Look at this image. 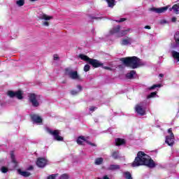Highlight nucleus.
<instances>
[{"instance_id": "49530a36", "label": "nucleus", "mask_w": 179, "mask_h": 179, "mask_svg": "<svg viewBox=\"0 0 179 179\" xmlns=\"http://www.w3.org/2000/svg\"><path fill=\"white\" fill-rule=\"evenodd\" d=\"M163 76H164V75H163V74H162V73L159 74V77H160V78H163Z\"/></svg>"}, {"instance_id": "c9c22d12", "label": "nucleus", "mask_w": 179, "mask_h": 179, "mask_svg": "<svg viewBox=\"0 0 179 179\" xmlns=\"http://www.w3.org/2000/svg\"><path fill=\"white\" fill-rule=\"evenodd\" d=\"M1 171L3 173H8V168L5 166H2L1 169Z\"/></svg>"}, {"instance_id": "09e8293b", "label": "nucleus", "mask_w": 179, "mask_h": 179, "mask_svg": "<svg viewBox=\"0 0 179 179\" xmlns=\"http://www.w3.org/2000/svg\"><path fill=\"white\" fill-rule=\"evenodd\" d=\"M169 10L171 12L173 10V7L169 8Z\"/></svg>"}, {"instance_id": "3c124183", "label": "nucleus", "mask_w": 179, "mask_h": 179, "mask_svg": "<svg viewBox=\"0 0 179 179\" xmlns=\"http://www.w3.org/2000/svg\"><path fill=\"white\" fill-rule=\"evenodd\" d=\"M98 179H100V178H98Z\"/></svg>"}, {"instance_id": "a18cd8bd", "label": "nucleus", "mask_w": 179, "mask_h": 179, "mask_svg": "<svg viewBox=\"0 0 179 179\" xmlns=\"http://www.w3.org/2000/svg\"><path fill=\"white\" fill-rule=\"evenodd\" d=\"M103 179H110V178L107 176H103Z\"/></svg>"}, {"instance_id": "ddd939ff", "label": "nucleus", "mask_w": 179, "mask_h": 179, "mask_svg": "<svg viewBox=\"0 0 179 179\" xmlns=\"http://www.w3.org/2000/svg\"><path fill=\"white\" fill-rule=\"evenodd\" d=\"M134 43V40L131 37L126 36L120 41L121 45H131Z\"/></svg>"}, {"instance_id": "a878e982", "label": "nucleus", "mask_w": 179, "mask_h": 179, "mask_svg": "<svg viewBox=\"0 0 179 179\" xmlns=\"http://www.w3.org/2000/svg\"><path fill=\"white\" fill-rule=\"evenodd\" d=\"M104 159H103V158L100 157V158H97L95 159V164L96 166H100V164H103V162Z\"/></svg>"}, {"instance_id": "dca6fc26", "label": "nucleus", "mask_w": 179, "mask_h": 179, "mask_svg": "<svg viewBox=\"0 0 179 179\" xmlns=\"http://www.w3.org/2000/svg\"><path fill=\"white\" fill-rule=\"evenodd\" d=\"M174 38H175V43L173 44H171V48H177L179 47V31H177L175 35H174Z\"/></svg>"}, {"instance_id": "37998d69", "label": "nucleus", "mask_w": 179, "mask_h": 179, "mask_svg": "<svg viewBox=\"0 0 179 179\" xmlns=\"http://www.w3.org/2000/svg\"><path fill=\"white\" fill-rule=\"evenodd\" d=\"M97 108L94 107V106H92L90 108V111H94V110H96Z\"/></svg>"}, {"instance_id": "f3484780", "label": "nucleus", "mask_w": 179, "mask_h": 179, "mask_svg": "<svg viewBox=\"0 0 179 179\" xmlns=\"http://www.w3.org/2000/svg\"><path fill=\"white\" fill-rule=\"evenodd\" d=\"M120 169L121 166L113 164L108 166L107 170H108L109 171H117V170H120Z\"/></svg>"}, {"instance_id": "f8f14e48", "label": "nucleus", "mask_w": 179, "mask_h": 179, "mask_svg": "<svg viewBox=\"0 0 179 179\" xmlns=\"http://www.w3.org/2000/svg\"><path fill=\"white\" fill-rule=\"evenodd\" d=\"M136 113L139 115H145L146 114V110L143 108V104L136 105L135 107Z\"/></svg>"}, {"instance_id": "1a4fd4ad", "label": "nucleus", "mask_w": 179, "mask_h": 179, "mask_svg": "<svg viewBox=\"0 0 179 179\" xmlns=\"http://www.w3.org/2000/svg\"><path fill=\"white\" fill-rule=\"evenodd\" d=\"M28 97L29 102L31 103L34 107H38V106H40V102L37 101V95L35 94H29Z\"/></svg>"}, {"instance_id": "e433bc0d", "label": "nucleus", "mask_w": 179, "mask_h": 179, "mask_svg": "<svg viewBox=\"0 0 179 179\" xmlns=\"http://www.w3.org/2000/svg\"><path fill=\"white\" fill-rule=\"evenodd\" d=\"M56 177H57V175L52 174V175L49 176L47 179H55Z\"/></svg>"}, {"instance_id": "6ab92c4d", "label": "nucleus", "mask_w": 179, "mask_h": 179, "mask_svg": "<svg viewBox=\"0 0 179 179\" xmlns=\"http://www.w3.org/2000/svg\"><path fill=\"white\" fill-rule=\"evenodd\" d=\"M131 31V29L128 28L127 29H123L122 30L119 34H118V37H124V36H127L128 33Z\"/></svg>"}, {"instance_id": "ea45409f", "label": "nucleus", "mask_w": 179, "mask_h": 179, "mask_svg": "<svg viewBox=\"0 0 179 179\" xmlns=\"http://www.w3.org/2000/svg\"><path fill=\"white\" fill-rule=\"evenodd\" d=\"M103 69H106L107 71H113V69L108 66H103Z\"/></svg>"}, {"instance_id": "c756f323", "label": "nucleus", "mask_w": 179, "mask_h": 179, "mask_svg": "<svg viewBox=\"0 0 179 179\" xmlns=\"http://www.w3.org/2000/svg\"><path fill=\"white\" fill-rule=\"evenodd\" d=\"M112 157H113V159H118V157H120L118 151L113 152L112 154Z\"/></svg>"}, {"instance_id": "4c0bfd02", "label": "nucleus", "mask_w": 179, "mask_h": 179, "mask_svg": "<svg viewBox=\"0 0 179 179\" xmlns=\"http://www.w3.org/2000/svg\"><path fill=\"white\" fill-rule=\"evenodd\" d=\"M53 58L55 61H58V59H59V57L58 56V55H54Z\"/></svg>"}, {"instance_id": "39448f33", "label": "nucleus", "mask_w": 179, "mask_h": 179, "mask_svg": "<svg viewBox=\"0 0 179 179\" xmlns=\"http://www.w3.org/2000/svg\"><path fill=\"white\" fill-rule=\"evenodd\" d=\"M66 75L74 80H80V76L78 75V71L67 69H66Z\"/></svg>"}, {"instance_id": "72a5a7b5", "label": "nucleus", "mask_w": 179, "mask_h": 179, "mask_svg": "<svg viewBox=\"0 0 179 179\" xmlns=\"http://www.w3.org/2000/svg\"><path fill=\"white\" fill-rule=\"evenodd\" d=\"M161 85H154L149 88V90H153V89H156V87H161Z\"/></svg>"}, {"instance_id": "20e7f679", "label": "nucleus", "mask_w": 179, "mask_h": 179, "mask_svg": "<svg viewBox=\"0 0 179 179\" xmlns=\"http://www.w3.org/2000/svg\"><path fill=\"white\" fill-rule=\"evenodd\" d=\"M46 131H47V132H48V134H50V135H52L53 136L55 141H57L59 142L64 141V137L59 136L61 134L59 132V130L52 131L50 128H46Z\"/></svg>"}, {"instance_id": "393cba45", "label": "nucleus", "mask_w": 179, "mask_h": 179, "mask_svg": "<svg viewBox=\"0 0 179 179\" xmlns=\"http://www.w3.org/2000/svg\"><path fill=\"white\" fill-rule=\"evenodd\" d=\"M136 73V71H131L129 73H128L126 76L128 79H132L134 78V75Z\"/></svg>"}, {"instance_id": "f704fd0d", "label": "nucleus", "mask_w": 179, "mask_h": 179, "mask_svg": "<svg viewBox=\"0 0 179 179\" xmlns=\"http://www.w3.org/2000/svg\"><path fill=\"white\" fill-rule=\"evenodd\" d=\"M157 92H152L150 95L148 96V98L150 99L152 97H155V96L157 94Z\"/></svg>"}, {"instance_id": "a19ab883", "label": "nucleus", "mask_w": 179, "mask_h": 179, "mask_svg": "<svg viewBox=\"0 0 179 179\" xmlns=\"http://www.w3.org/2000/svg\"><path fill=\"white\" fill-rule=\"evenodd\" d=\"M116 22H117L118 23H121L122 22H125V18H121L120 20H117Z\"/></svg>"}, {"instance_id": "7ed1b4c3", "label": "nucleus", "mask_w": 179, "mask_h": 179, "mask_svg": "<svg viewBox=\"0 0 179 179\" xmlns=\"http://www.w3.org/2000/svg\"><path fill=\"white\" fill-rule=\"evenodd\" d=\"M79 58L83 59V61H86L89 62L90 65H92L94 68H99V66H103V63L100 62L97 59H90L89 57L85 55H79Z\"/></svg>"}, {"instance_id": "5701e85b", "label": "nucleus", "mask_w": 179, "mask_h": 179, "mask_svg": "<svg viewBox=\"0 0 179 179\" xmlns=\"http://www.w3.org/2000/svg\"><path fill=\"white\" fill-rule=\"evenodd\" d=\"M109 8H114L115 6V0H106Z\"/></svg>"}, {"instance_id": "9d476101", "label": "nucleus", "mask_w": 179, "mask_h": 179, "mask_svg": "<svg viewBox=\"0 0 179 179\" xmlns=\"http://www.w3.org/2000/svg\"><path fill=\"white\" fill-rule=\"evenodd\" d=\"M87 143L88 145H90L91 146H96V144L90 142L89 141H87L86 138L85 136H79L77 139V143L78 145H84V143Z\"/></svg>"}, {"instance_id": "7c9ffc66", "label": "nucleus", "mask_w": 179, "mask_h": 179, "mask_svg": "<svg viewBox=\"0 0 179 179\" xmlns=\"http://www.w3.org/2000/svg\"><path fill=\"white\" fill-rule=\"evenodd\" d=\"M124 178L126 179H132V176L129 172H124Z\"/></svg>"}, {"instance_id": "412c9836", "label": "nucleus", "mask_w": 179, "mask_h": 179, "mask_svg": "<svg viewBox=\"0 0 179 179\" xmlns=\"http://www.w3.org/2000/svg\"><path fill=\"white\" fill-rule=\"evenodd\" d=\"M172 57L179 62V52L176 50L171 52Z\"/></svg>"}, {"instance_id": "473e14b6", "label": "nucleus", "mask_w": 179, "mask_h": 179, "mask_svg": "<svg viewBox=\"0 0 179 179\" xmlns=\"http://www.w3.org/2000/svg\"><path fill=\"white\" fill-rule=\"evenodd\" d=\"M89 71H90V66L89 64H86L84 66V71L85 72H89Z\"/></svg>"}, {"instance_id": "bb28decb", "label": "nucleus", "mask_w": 179, "mask_h": 179, "mask_svg": "<svg viewBox=\"0 0 179 179\" xmlns=\"http://www.w3.org/2000/svg\"><path fill=\"white\" fill-rule=\"evenodd\" d=\"M15 2L17 6H23L24 5V0H15Z\"/></svg>"}, {"instance_id": "9b49d317", "label": "nucleus", "mask_w": 179, "mask_h": 179, "mask_svg": "<svg viewBox=\"0 0 179 179\" xmlns=\"http://www.w3.org/2000/svg\"><path fill=\"white\" fill-rule=\"evenodd\" d=\"M169 9V6L161 7V8H150V12H155V13H164Z\"/></svg>"}, {"instance_id": "a211bd4d", "label": "nucleus", "mask_w": 179, "mask_h": 179, "mask_svg": "<svg viewBox=\"0 0 179 179\" xmlns=\"http://www.w3.org/2000/svg\"><path fill=\"white\" fill-rule=\"evenodd\" d=\"M120 30H121V27L120 25H117L110 29V34H117V33H120Z\"/></svg>"}, {"instance_id": "c85d7f7f", "label": "nucleus", "mask_w": 179, "mask_h": 179, "mask_svg": "<svg viewBox=\"0 0 179 179\" xmlns=\"http://www.w3.org/2000/svg\"><path fill=\"white\" fill-rule=\"evenodd\" d=\"M20 174L23 177H29L30 173L28 171H20Z\"/></svg>"}, {"instance_id": "f257e3e1", "label": "nucleus", "mask_w": 179, "mask_h": 179, "mask_svg": "<svg viewBox=\"0 0 179 179\" xmlns=\"http://www.w3.org/2000/svg\"><path fill=\"white\" fill-rule=\"evenodd\" d=\"M132 167H139V166H147L150 169H155L157 164L155 163V161L149 157V155L145 154V152L140 151L137 154V157L131 164Z\"/></svg>"}, {"instance_id": "4468645a", "label": "nucleus", "mask_w": 179, "mask_h": 179, "mask_svg": "<svg viewBox=\"0 0 179 179\" xmlns=\"http://www.w3.org/2000/svg\"><path fill=\"white\" fill-rule=\"evenodd\" d=\"M31 118L35 124H41L43 119L38 115L33 114L31 115Z\"/></svg>"}, {"instance_id": "2f4dec72", "label": "nucleus", "mask_w": 179, "mask_h": 179, "mask_svg": "<svg viewBox=\"0 0 179 179\" xmlns=\"http://www.w3.org/2000/svg\"><path fill=\"white\" fill-rule=\"evenodd\" d=\"M59 179H69V175H68L66 173H64L60 176Z\"/></svg>"}, {"instance_id": "4be33fe9", "label": "nucleus", "mask_w": 179, "mask_h": 179, "mask_svg": "<svg viewBox=\"0 0 179 179\" xmlns=\"http://www.w3.org/2000/svg\"><path fill=\"white\" fill-rule=\"evenodd\" d=\"M77 88H78V91L76 90H73L71 92V94L73 95V96H75L76 94H78V93H79V92H82V86L80 85H77Z\"/></svg>"}, {"instance_id": "58836bf2", "label": "nucleus", "mask_w": 179, "mask_h": 179, "mask_svg": "<svg viewBox=\"0 0 179 179\" xmlns=\"http://www.w3.org/2000/svg\"><path fill=\"white\" fill-rule=\"evenodd\" d=\"M166 23H167V20H160V24H166Z\"/></svg>"}, {"instance_id": "f03ea898", "label": "nucleus", "mask_w": 179, "mask_h": 179, "mask_svg": "<svg viewBox=\"0 0 179 179\" xmlns=\"http://www.w3.org/2000/svg\"><path fill=\"white\" fill-rule=\"evenodd\" d=\"M120 61L123 62L126 66H129L132 68V69H136L138 66L145 65V63L142 62V60L136 57L122 58Z\"/></svg>"}, {"instance_id": "2eb2a0df", "label": "nucleus", "mask_w": 179, "mask_h": 179, "mask_svg": "<svg viewBox=\"0 0 179 179\" xmlns=\"http://www.w3.org/2000/svg\"><path fill=\"white\" fill-rule=\"evenodd\" d=\"M47 164V159L45 158H38L37 162H36V165L38 167H45V165Z\"/></svg>"}, {"instance_id": "79ce46f5", "label": "nucleus", "mask_w": 179, "mask_h": 179, "mask_svg": "<svg viewBox=\"0 0 179 179\" xmlns=\"http://www.w3.org/2000/svg\"><path fill=\"white\" fill-rule=\"evenodd\" d=\"M171 22H173V23H176V22H177V18L176 17H173L171 19Z\"/></svg>"}, {"instance_id": "6e6552de", "label": "nucleus", "mask_w": 179, "mask_h": 179, "mask_svg": "<svg viewBox=\"0 0 179 179\" xmlns=\"http://www.w3.org/2000/svg\"><path fill=\"white\" fill-rule=\"evenodd\" d=\"M38 18L41 20H46L43 23V26L48 27L50 26V23L48 22V20H52L54 17L52 16L48 15L47 14L42 13L39 15Z\"/></svg>"}, {"instance_id": "c03bdc74", "label": "nucleus", "mask_w": 179, "mask_h": 179, "mask_svg": "<svg viewBox=\"0 0 179 179\" xmlns=\"http://www.w3.org/2000/svg\"><path fill=\"white\" fill-rule=\"evenodd\" d=\"M144 29H148V30H150V26L146 25Z\"/></svg>"}, {"instance_id": "aec40b11", "label": "nucleus", "mask_w": 179, "mask_h": 179, "mask_svg": "<svg viewBox=\"0 0 179 179\" xmlns=\"http://www.w3.org/2000/svg\"><path fill=\"white\" fill-rule=\"evenodd\" d=\"M115 143L116 146H121V145H124L125 144V140L122 138H116L115 140Z\"/></svg>"}, {"instance_id": "423d86ee", "label": "nucleus", "mask_w": 179, "mask_h": 179, "mask_svg": "<svg viewBox=\"0 0 179 179\" xmlns=\"http://www.w3.org/2000/svg\"><path fill=\"white\" fill-rule=\"evenodd\" d=\"M168 132L170 135L166 137L165 143H167L169 146H173L174 145V134H173V129H169Z\"/></svg>"}, {"instance_id": "cd10ccee", "label": "nucleus", "mask_w": 179, "mask_h": 179, "mask_svg": "<svg viewBox=\"0 0 179 179\" xmlns=\"http://www.w3.org/2000/svg\"><path fill=\"white\" fill-rule=\"evenodd\" d=\"M10 157H11V160L13 162V163H14V164H17V162L16 159H15V155L13 154V151H11L10 153Z\"/></svg>"}, {"instance_id": "de8ad7c7", "label": "nucleus", "mask_w": 179, "mask_h": 179, "mask_svg": "<svg viewBox=\"0 0 179 179\" xmlns=\"http://www.w3.org/2000/svg\"><path fill=\"white\" fill-rule=\"evenodd\" d=\"M28 170H33V166H30Z\"/></svg>"}, {"instance_id": "8fccbe9b", "label": "nucleus", "mask_w": 179, "mask_h": 179, "mask_svg": "<svg viewBox=\"0 0 179 179\" xmlns=\"http://www.w3.org/2000/svg\"><path fill=\"white\" fill-rule=\"evenodd\" d=\"M30 1H31V2H34V1H36L37 0H30Z\"/></svg>"}, {"instance_id": "0eeeda50", "label": "nucleus", "mask_w": 179, "mask_h": 179, "mask_svg": "<svg viewBox=\"0 0 179 179\" xmlns=\"http://www.w3.org/2000/svg\"><path fill=\"white\" fill-rule=\"evenodd\" d=\"M8 96L10 97H16L18 100H22V99H23V92L20 90L16 92L8 91Z\"/></svg>"}, {"instance_id": "b1692460", "label": "nucleus", "mask_w": 179, "mask_h": 179, "mask_svg": "<svg viewBox=\"0 0 179 179\" xmlns=\"http://www.w3.org/2000/svg\"><path fill=\"white\" fill-rule=\"evenodd\" d=\"M172 9L176 15H179V6L178 4L173 5Z\"/></svg>"}]
</instances>
